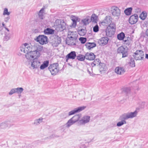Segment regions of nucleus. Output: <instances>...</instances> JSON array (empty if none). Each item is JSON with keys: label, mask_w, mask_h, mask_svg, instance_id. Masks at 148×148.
<instances>
[{"label": "nucleus", "mask_w": 148, "mask_h": 148, "mask_svg": "<svg viewBox=\"0 0 148 148\" xmlns=\"http://www.w3.org/2000/svg\"><path fill=\"white\" fill-rule=\"evenodd\" d=\"M42 49V46L35 44L31 51L25 55V58L29 61L32 60V59H38L41 55L40 53Z\"/></svg>", "instance_id": "1"}, {"label": "nucleus", "mask_w": 148, "mask_h": 148, "mask_svg": "<svg viewBox=\"0 0 148 148\" xmlns=\"http://www.w3.org/2000/svg\"><path fill=\"white\" fill-rule=\"evenodd\" d=\"M138 114V111L136 110L134 112H128L124 113L121 115L119 118L120 120L121 121L118 122L117 123V126L118 127H120L123 124L126 123L125 120H127L129 119H132L136 117Z\"/></svg>", "instance_id": "2"}, {"label": "nucleus", "mask_w": 148, "mask_h": 148, "mask_svg": "<svg viewBox=\"0 0 148 148\" xmlns=\"http://www.w3.org/2000/svg\"><path fill=\"white\" fill-rule=\"evenodd\" d=\"M54 27L58 31H62L66 28V24L63 21L57 19L54 23Z\"/></svg>", "instance_id": "3"}, {"label": "nucleus", "mask_w": 148, "mask_h": 148, "mask_svg": "<svg viewBox=\"0 0 148 148\" xmlns=\"http://www.w3.org/2000/svg\"><path fill=\"white\" fill-rule=\"evenodd\" d=\"M48 69L51 75H56L60 71L58 64L57 63L50 64Z\"/></svg>", "instance_id": "4"}, {"label": "nucleus", "mask_w": 148, "mask_h": 148, "mask_svg": "<svg viewBox=\"0 0 148 148\" xmlns=\"http://www.w3.org/2000/svg\"><path fill=\"white\" fill-rule=\"evenodd\" d=\"M34 45L31 46L28 44L25 43L22 45L20 47V50L21 52L28 54L31 52Z\"/></svg>", "instance_id": "5"}, {"label": "nucleus", "mask_w": 148, "mask_h": 148, "mask_svg": "<svg viewBox=\"0 0 148 148\" xmlns=\"http://www.w3.org/2000/svg\"><path fill=\"white\" fill-rule=\"evenodd\" d=\"M133 56L136 60H143L144 58V54L142 51L138 50L134 53Z\"/></svg>", "instance_id": "6"}, {"label": "nucleus", "mask_w": 148, "mask_h": 148, "mask_svg": "<svg viewBox=\"0 0 148 148\" xmlns=\"http://www.w3.org/2000/svg\"><path fill=\"white\" fill-rule=\"evenodd\" d=\"M12 122L10 120H7L0 124V128L3 129H8L13 125Z\"/></svg>", "instance_id": "7"}, {"label": "nucleus", "mask_w": 148, "mask_h": 148, "mask_svg": "<svg viewBox=\"0 0 148 148\" xmlns=\"http://www.w3.org/2000/svg\"><path fill=\"white\" fill-rule=\"evenodd\" d=\"M52 45L53 47H56L61 42V38L57 35H54L52 37Z\"/></svg>", "instance_id": "8"}, {"label": "nucleus", "mask_w": 148, "mask_h": 148, "mask_svg": "<svg viewBox=\"0 0 148 148\" xmlns=\"http://www.w3.org/2000/svg\"><path fill=\"white\" fill-rule=\"evenodd\" d=\"M32 61L31 62V67L29 68L32 69L38 68L40 65V61L38 59H32Z\"/></svg>", "instance_id": "9"}, {"label": "nucleus", "mask_w": 148, "mask_h": 148, "mask_svg": "<svg viewBox=\"0 0 148 148\" xmlns=\"http://www.w3.org/2000/svg\"><path fill=\"white\" fill-rule=\"evenodd\" d=\"M86 108V106H82L75 108L73 110L69 112V116H71L75 114L76 113L79 112L84 110Z\"/></svg>", "instance_id": "10"}, {"label": "nucleus", "mask_w": 148, "mask_h": 148, "mask_svg": "<svg viewBox=\"0 0 148 148\" xmlns=\"http://www.w3.org/2000/svg\"><path fill=\"white\" fill-rule=\"evenodd\" d=\"M111 13L114 17H119L121 14V11L117 7H113L111 8Z\"/></svg>", "instance_id": "11"}, {"label": "nucleus", "mask_w": 148, "mask_h": 148, "mask_svg": "<svg viewBox=\"0 0 148 148\" xmlns=\"http://www.w3.org/2000/svg\"><path fill=\"white\" fill-rule=\"evenodd\" d=\"M37 41L41 45L46 44L47 42V38L44 35L39 36L36 38Z\"/></svg>", "instance_id": "12"}, {"label": "nucleus", "mask_w": 148, "mask_h": 148, "mask_svg": "<svg viewBox=\"0 0 148 148\" xmlns=\"http://www.w3.org/2000/svg\"><path fill=\"white\" fill-rule=\"evenodd\" d=\"M90 116L88 115L84 116L82 119L79 121V123L81 125H85L89 122Z\"/></svg>", "instance_id": "13"}, {"label": "nucleus", "mask_w": 148, "mask_h": 148, "mask_svg": "<svg viewBox=\"0 0 148 148\" xmlns=\"http://www.w3.org/2000/svg\"><path fill=\"white\" fill-rule=\"evenodd\" d=\"M115 72L118 75H122L125 72V70L124 67L119 66L115 68Z\"/></svg>", "instance_id": "14"}, {"label": "nucleus", "mask_w": 148, "mask_h": 148, "mask_svg": "<svg viewBox=\"0 0 148 148\" xmlns=\"http://www.w3.org/2000/svg\"><path fill=\"white\" fill-rule=\"evenodd\" d=\"M117 51L118 53H122L123 58L127 56V51L123 46L119 47L117 49Z\"/></svg>", "instance_id": "15"}, {"label": "nucleus", "mask_w": 148, "mask_h": 148, "mask_svg": "<svg viewBox=\"0 0 148 148\" xmlns=\"http://www.w3.org/2000/svg\"><path fill=\"white\" fill-rule=\"evenodd\" d=\"M138 16L136 14H134L130 16L129 19V22L131 24H134L138 21Z\"/></svg>", "instance_id": "16"}, {"label": "nucleus", "mask_w": 148, "mask_h": 148, "mask_svg": "<svg viewBox=\"0 0 148 148\" xmlns=\"http://www.w3.org/2000/svg\"><path fill=\"white\" fill-rule=\"evenodd\" d=\"M112 21V17L110 16H108L106 17L104 20L101 22V23L103 25L107 26L111 23Z\"/></svg>", "instance_id": "17"}, {"label": "nucleus", "mask_w": 148, "mask_h": 148, "mask_svg": "<svg viewBox=\"0 0 148 148\" xmlns=\"http://www.w3.org/2000/svg\"><path fill=\"white\" fill-rule=\"evenodd\" d=\"M68 38L76 39L77 36V33L76 32L69 30L68 33Z\"/></svg>", "instance_id": "18"}, {"label": "nucleus", "mask_w": 148, "mask_h": 148, "mask_svg": "<svg viewBox=\"0 0 148 148\" xmlns=\"http://www.w3.org/2000/svg\"><path fill=\"white\" fill-rule=\"evenodd\" d=\"M108 38L107 37H104L101 38L98 41V42L99 45L101 46H104L108 42Z\"/></svg>", "instance_id": "19"}, {"label": "nucleus", "mask_w": 148, "mask_h": 148, "mask_svg": "<svg viewBox=\"0 0 148 148\" xmlns=\"http://www.w3.org/2000/svg\"><path fill=\"white\" fill-rule=\"evenodd\" d=\"M76 57V53L75 51H73L69 53L66 56V61L68 62L69 59H74Z\"/></svg>", "instance_id": "20"}, {"label": "nucleus", "mask_w": 148, "mask_h": 148, "mask_svg": "<svg viewBox=\"0 0 148 148\" xmlns=\"http://www.w3.org/2000/svg\"><path fill=\"white\" fill-rule=\"evenodd\" d=\"M105 32L106 36L109 37H111L114 34L115 31L111 29L109 27H107L106 29Z\"/></svg>", "instance_id": "21"}, {"label": "nucleus", "mask_w": 148, "mask_h": 148, "mask_svg": "<svg viewBox=\"0 0 148 148\" xmlns=\"http://www.w3.org/2000/svg\"><path fill=\"white\" fill-rule=\"evenodd\" d=\"M85 59L89 60H94L95 56L94 54L92 53H87L85 55Z\"/></svg>", "instance_id": "22"}, {"label": "nucleus", "mask_w": 148, "mask_h": 148, "mask_svg": "<svg viewBox=\"0 0 148 148\" xmlns=\"http://www.w3.org/2000/svg\"><path fill=\"white\" fill-rule=\"evenodd\" d=\"M66 41V43L70 45H76V39L69 38Z\"/></svg>", "instance_id": "23"}, {"label": "nucleus", "mask_w": 148, "mask_h": 148, "mask_svg": "<svg viewBox=\"0 0 148 148\" xmlns=\"http://www.w3.org/2000/svg\"><path fill=\"white\" fill-rule=\"evenodd\" d=\"M49 64V61L48 60L44 61L43 64L40 66V69L41 70H43L45 68L47 67Z\"/></svg>", "instance_id": "24"}, {"label": "nucleus", "mask_w": 148, "mask_h": 148, "mask_svg": "<svg viewBox=\"0 0 148 148\" xmlns=\"http://www.w3.org/2000/svg\"><path fill=\"white\" fill-rule=\"evenodd\" d=\"M43 120V118L42 117L36 119L34 120L33 124L35 125H38L42 122Z\"/></svg>", "instance_id": "25"}, {"label": "nucleus", "mask_w": 148, "mask_h": 148, "mask_svg": "<svg viewBox=\"0 0 148 148\" xmlns=\"http://www.w3.org/2000/svg\"><path fill=\"white\" fill-rule=\"evenodd\" d=\"M78 19L77 17L74 16H71V19L73 21L72 26L75 27L76 25V21Z\"/></svg>", "instance_id": "26"}, {"label": "nucleus", "mask_w": 148, "mask_h": 148, "mask_svg": "<svg viewBox=\"0 0 148 148\" xmlns=\"http://www.w3.org/2000/svg\"><path fill=\"white\" fill-rule=\"evenodd\" d=\"M85 45L88 49H90L91 48L95 47L96 45L94 43L88 42L86 43Z\"/></svg>", "instance_id": "27"}, {"label": "nucleus", "mask_w": 148, "mask_h": 148, "mask_svg": "<svg viewBox=\"0 0 148 148\" xmlns=\"http://www.w3.org/2000/svg\"><path fill=\"white\" fill-rule=\"evenodd\" d=\"M81 116V115L79 114H77L75 115L71 119L75 123L79 120Z\"/></svg>", "instance_id": "28"}, {"label": "nucleus", "mask_w": 148, "mask_h": 148, "mask_svg": "<svg viewBox=\"0 0 148 148\" xmlns=\"http://www.w3.org/2000/svg\"><path fill=\"white\" fill-rule=\"evenodd\" d=\"M132 10V7L127 8L125 10L124 13L127 16L130 15L131 14Z\"/></svg>", "instance_id": "29"}, {"label": "nucleus", "mask_w": 148, "mask_h": 148, "mask_svg": "<svg viewBox=\"0 0 148 148\" xmlns=\"http://www.w3.org/2000/svg\"><path fill=\"white\" fill-rule=\"evenodd\" d=\"M75 123L71 119H70L68 121L67 123L65 124V125L66 127L67 128H69Z\"/></svg>", "instance_id": "30"}, {"label": "nucleus", "mask_w": 148, "mask_h": 148, "mask_svg": "<svg viewBox=\"0 0 148 148\" xmlns=\"http://www.w3.org/2000/svg\"><path fill=\"white\" fill-rule=\"evenodd\" d=\"M100 60L98 59H97L95 60L91 64V65L92 66H98L100 65Z\"/></svg>", "instance_id": "31"}, {"label": "nucleus", "mask_w": 148, "mask_h": 148, "mask_svg": "<svg viewBox=\"0 0 148 148\" xmlns=\"http://www.w3.org/2000/svg\"><path fill=\"white\" fill-rule=\"evenodd\" d=\"M54 30L53 29L47 28L45 30L44 32L45 34H52L54 33Z\"/></svg>", "instance_id": "32"}, {"label": "nucleus", "mask_w": 148, "mask_h": 148, "mask_svg": "<svg viewBox=\"0 0 148 148\" xmlns=\"http://www.w3.org/2000/svg\"><path fill=\"white\" fill-rule=\"evenodd\" d=\"M123 41L124 44L125 45L129 46L131 43V40L130 37H128L127 38V39H125H125L123 40Z\"/></svg>", "instance_id": "33"}, {"label": "nucleus", "mask_w": 148, "mask_h": 148, "mask_svg": "<svg viewBox=\"0 0 148 148\" xmlns=\"http://www.w3.org/2000/svg\"><path fill=\"white\" fill-rule=\"evenodd\" d=\"M99 69L100 71H105L106 69V67L105 64L100 63L99 65Z\"/></svg>", "instance_id": "34"}, {"label": "nucleus", "mask_w": 148, "mask_h": 148, "mask_svg": "<svg viewBox=\"0 0 148 148\" xmlns=\"http://www.w3.org/2000/svg\"><path fill=\"white\" fill-rule=\"evenodd\" d=\"M129 66H130L133 67L135 66V64L134 59L133 58L130 59L128 62Z\"/></svg>", "instance_id": "35"}, {"label": "nucleus", "mask_w": 148, "mask_h": 148, "mask_svg": "<svg viewBox=\"0 0 148 148\" xmlns=\"http://www.w3.org/2000/svg\"><path fill=\"white\" fill-rule=\"evenodd\" d=\"M122 91L123 93L127 94L130 91V88L129 87H125L122 89Z\"/></svg>", "instance_id": "36"}, {"label": "nucleus", "mask_w": 148, "mask_h": 148, "mask_svg": "<svg viewBox=\"0 0 148 148\" xmlns=\"http://www.w3.org/2000/svg\"><path fill=\"white\" fill-rule=\"evenodd\" d=\"M78 34L79 35L81 36H84L86 33V30L85 29H82L79 30L78 31Z\"/></svg>", "instance_id": "37"}, {"label": "nucleus", "mask_w": 148, "mask_h": 148, "mask_svg": "<svg viewBox=\"0 0 148 148\" xmlns=\"http://www.w3.org/2000/svg\"><path fill=\"white\" fill-rule=\"evenodd\" d=\"M16 93L21 94L23 91V89L22 87H18L15 88Z\"/></svg>", "instance_id": "38"}, {"label": "nucleus", "mask_w": 148, "mask_h": 148, "mask_svg": "<svg viewBox=\"0 0 148 148\" xmlns=\"http://www.w3.org/2000/svg\"><path fill=\"white\" fill-rule=\"evenodd\" d=\"M125 37V34L123 32H121L117 35L118 39L120 40H122Z\"/></svg>", "instance_id": "39"}, {"label": "nucleus", "mask_w": 148, "mask_h": 148, "mask_svg": "<svg viewBox=\"0 0 148 148\" xmlns=\"http://www.w3.org/2000/svg\"><path fill=\"white\" fill-rule=\"evenodd\" d=\"M147 16V14L145 12H142L140 15V18L142 20H144Z\"/></svg>", "instance_id": "40"}, {"label": "nucleus", "mask_w": 148, "mask_h": 148, "mask_svg": "<svg viewBox=\"0 0 148 148\" xmlns=\"http://www.w3.org/2000/svg\"><path fill=\"white\" fill-rule=\"evenodd\" d=\"M44 9L43 8H42L39 12V16L40 18L41 19H42L43 18V13L44 12Z\"/></svg>", "instance_id": "41"}, {"label": "nucleus", "mask_w": 148, "mask_h": 148, "mask_svg": "<svg viewBox=\"0 0 148 148\" xmlns=\"http://www.w3.org/2000/svg\"><path fill=\"white\" fill-rule=\"evenodd\" d=\"M10 34L8 33H6L5 34V36L4 37L3 39L4 40L6 41H8L10 39Z\"/></svg>", "instance_id": "42"}, {"label": "nucleus", "mask_w": 148, "mask_h": 148, "mask_svg": "<svg viewBox=\"0 0 148 148\" xmlns=\"http://www.w3.org/2000/svg\"><path fill=\"white\" fill-rule=\"evenodd\" d=\"M77 58L78 60L81 61H83L85 58V56H84L83 55H80L77 56Z\"/></svg>", "instance_id": "43"}, {"label": "nucleus", "mask_w": 148, "mask_h": 148, "mask_svg": "<svg viewBox=\"0 0 148 148\" xmlns=\"http://www.w3.org/2000/svg\"><path fill=\"white\" fill-rule=\"evenodd\" d=\"M109 26L108 27H109L111 29L114 31H115V25L114 23H110L109 25Z\"/></svg>", "instance_id": "44"}, {"label": "nucleus", "mask_w": 148, "mask_h": 148, "mask_svg": "<svg viewBox=\"0 0 148 148\" xmlns=\"http://www.w3.org/2000/svg\"><path fill=\"white\" fill-rule=\"evenodd\" d=\"M81 22L84 25H86L89 24V20L87 18H84L82 20Z\"/></svg>", "instance_id": "45"}, {"label": "nucleus", "mask_w": 148, "mask_h": 148, "mask_svg": "<svg viewBox=\"0 0 148 148\" xmlns=\"http://www.w3.org/2000/svg\"><path fill=\"white\" fill-rule=\"evenodd\" d=\"M10 14V12H8V9L6 8H5L4 9L3 14L4 15H9Z\"/></svg>", "instance_id": "46"}, {"label": "nucleus", "mask_w": 148, "mask_h": 148, "mask_svg": "<svg viewBox=\"0 0 148 148\" xmlns=\"http://www.w3.org/2000/svg\"><path fill=\"white\" fill-rule=\"evenodd\" d=\"M79 40L82 43L84 44L86 41V39L85 38L80 37L79 38Z\"/></svg>", "instance_id": "47"}, {"label": "nucleus", "mask_w": 148, "mask_h": 148, "mask_svg": "<svg viewBox=\"0 0 148 148\" xmlns=\"http://www.w3.org/2000/svg\"><path fill=\"white\" fill-rule=\"evenodd\" d=\"M16 93L15 88H13L11 89L9 92L8 94L10 95H12L14 93Z\"/></svg>", "instance_id": "48"}, {"label": "nucleus", "mask_w": 148, "mask_h": 148, "mask_svg": "<svg viewBox=\"0 0 148 148\" xmlns=\"http://www.w3.org/2000/svg\"><path fill=\"white\" fill-rule=\"evenodd\" d=\"M97 17L95 16V14H92L91 17V20L94 22H95L96 21Z\"/></svg>", "instance_id": "49"}, {"label": "nucleus", "mask_w": 148, "mask_h": 148, "mask_svg": "<svg viewBox=\"0 0 148 148\" xmlns=\"http://www.w3.org/2000/svg\"><path fill=\"white\" fill-rule=\"evenodd\" d=\"M93 31L95 32H97L99 31V27L98 25H96L93 28Z\"/></svg>", "instance_id": "50"}, {"label": "nucleus", "mask_w": 148, "mask_h": 148, "mask_svg": "<svg viewBox=\"0 0 148 148\" xmlns=\"http://www.w3.org/2000/svg\"><path fill=\"white\" fill-rule=\"evenodd\" d=\"M9 19H10V18L9 17H8L7 18H5L4 19V21L5 22H7L8 21Z\"/></svg>", "instance_id": "51"}, {"label": "nucleus", "mask_w": 148, "mask_h": 148, "mask_svg": "<svg viewBox=\"0 0 148 148\" xmlns=\"http://www.w3.org/2000/svg\"><path fill=\"white\" fill-rule=\"evenodd\" d=\"M87 71L88 72V73H89L90 75L91 76H92L93 74H92V73L89 71V69H87Z\"/></svg>", "instance_id": "52"}, {"label": "nucleus", "mask_w": 148, "mask_h": 148, "mask_svg": "<svg viewBox=\"0 0 148 148\" xmlns=\"http://www.w3.org/2000/svg\"><path fill=\"white\" fill-rule=\"evenodd\" d=\"M145 34L147 36H148V29H147L146 30L145 32Z\"/></svg>", "instance_id": "53"}, {"label": "nucleus", "mask_w": 148, "mask_h": 148, "mask_svg": "<svg viewBox=\"0 0 148 148\" xmlns=\"http://www.w3.org/2000/svg\"><path fill=\"white\" fill-rule=\"evenodd\" d=\"M145 58L147 59H148V54H146L145 55Z\"/></svg>", "instance_id": "54"}, {"label": "nucleus", "mask_w": 148, "mask_h": 148, "mask_svg": "<svg viewBox=\"0 0 148 148\" xmlns=\"http://www.w3.org/2000/svg\"><path fill=\"white\" fill-rule=\"evenodd\" d=\"M4 28L6 30L8 31V32H9V29L7 28H6L5 27Z\"/></svg>", "instance_id": "55"}, {"label": "nucleus", "mask_w": 148, "mask_h": 148, "mask_svg": "<svg viewBox=\"0 0 148 148\" xmlns=\"http://www.w3.org/2000/svg\"><path fill=\"white\" fill-rule=\"evenodd\" d=\"M2 26L3 27H5V24L3 22L2 23Z\"/></svg>", "instance_id": "56"}, {"label": "nucleus", "mask_w": 148, "mask_h": 148, "mask_svg": "<svg viewBox=\"0 0 148 148\" xmlns=\"http://www.w3.org/2000/svg\"><path fill=\"white\" fill-rule=\"evenodd\" d=\"M3 29V27H0V31H1Z\"/></svg>", "instance_id": "57"}, {"label": "nucleus", "mask_w": 148, "mask_h": 148, "mask_svg": "<svg viewBox=\"0 0 148 148\" xmlns=\"http://www.w3.org/2000/svg\"><path fill=\"white\" fill-rule=\"evenodd\" d=\"M1 46L0 45V48L1 47Z\"/></svg>", "instance_id": "58"}]
</instances>
